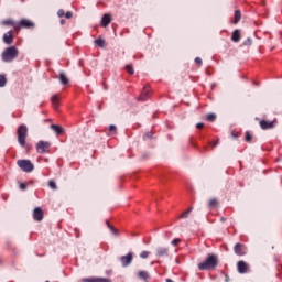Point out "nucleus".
Wrapping results in <instances>:
<instances>
[{
	"label": "nucleus",
	"instance_id": "26",
	"mask_svg": "<svg viewBox=\"0 0 282 282\" xmlns=\"http://www.w3.org/2000/svg\"><path fill=\"white\" fill-rule=\"evenodd\" d=\"M206 120L208 122H215V120H217V115L215 113H208L207 117H206Z\"/></svg>",
	"mask_w": 282,
	"mask_h": 282
},
{
	"label": "nucleus",
	"instance_id": "2",
	"mask_svg": "<svg viewBox=\"0 0 282 282\" xmlns=\"http://www.w3.org/2000/svg\"><path fill=\"white\" fill-rule=\"evenodd\" d=\"M15 58H19V50L14 46L7 47L1 54L3 63H12Z\"/></svg>",
	"mask_w": 282,
	"mask_h": 282
},
{
	"label": "nucleus",
	"instance_id": "27",
	"mask_svg": "<svg viewBox=\"0 0 282 282\" xmlns=\"http://www.w3.org/2000/svg\"><path fill=\"white\" fill-rule=\"evenodd\" d=\"M8 84V78H6V75H0V87H6Z\"/></svg>",
	"mask_w": 282,
	"mask_h": 282
},
{
	"label": "nucleus",
	"instance_id": "44",
	"mask_svg": "<svg viewBox=\"0 0 282 282\" xmlns=\"http://www.w3.org/2000/svg\"><path fill=\"white\" fill-rule=\"evenodd\" d=\"M217 144H219V141H215V142L213 143V147L215 148V147H217Z\"/></svg>",
	"mask_w": 282,
	"mask_h": 282
},
{
	"label": "nucleus",
	"instance_id": "3",
	"mask_svg": "<svg viewBox=\"0 0 282 282\" xmlns=\"http://www.w3.org/2000/svg\"><path fill=\"white\" fill-rule=\"evenodd\" d=\"M18 142L20 147H25V140H28V126L21 124L18 128Z\"/></svg>",
	"mask_w": 282,
	"mask_h": 282
},
{
	"label": "nucleus",
	"instance_id": "6",
	"mask_svg": "<svg viewBox=\"0 0 282 282\" xmlns=\"http://www.w3.org/2000/svg\"><path fill=\"white\" fill-rule=\"evenodd\" d=\"M122 268H129L133 263V252H128L127 256L120 257Z\"/></svg>",
	"mask_w": 282,
	"mask_h": 282
},
{
	"label": "nucleus",
	"instance_id": "8",
	"mask_svg": "<svg viewBox=\"0 0 282 282\" xmlns=\"http://www.w3.org/2000/svg\"><path fill=\"white\" fill-rule=\"evenodd\" d=\"M237 268H238L239 274H246L248 272V269L250 268V265H248V263H246V261L240 260L237 263Z\"/></svg>",
	"mask_w": 282,
	"mask_h": 282
},
{
	"label": "nucleus",
	"instance_id": "21",
	"mask_svg": "<svg viewBox=\"0 0 282 282\" xmlns=\"http://www.w3.org/2000/svg\"><path fill=\"white\" fill-rule=\"evenodd\" d=\"M138 276L142 281H145V282L149 281V272L148 271H139Z\"/></svg>",
	"mask_w": 282,
	"mask_h": 282
},
{
	"label": "nucleus",
	"instance_id": "29",
	"mask_svg": "<svg viewBox=\"0 0 282 282\" xmlns=\"http://www.w3.org/2000/svg\"><path fill=\"white\" fill-rule=\"evenodd\" d=\"M48 186L52 188V191H56L58 187L56 186V181L50 180Z\"/></svg>",
	"mask_w": 282,
	"mask_h": 282
},
{
	"label": "nucleus",
	"instance_id": "28",
	"mask_svg": "<svg viewBox=\"0 0 282 282\" xmlns=\"http://www.w3.org/2000/svg\"><path fill=\"white\" fill-rule=\"evenodd\" d=\"M95 44H96L98 47H105V40L98 37L97 40H95Z\"/></svg>",
	"mask_w": 282,
	"mask_h": 282
},
{
	"label": "nucleus",
	"instance_id": "17",
	"mask_svg": "<svg viewBox=\"0 0 282 282\" xmlns=\"http://www.w3.org/2000/svg\"><path fill=\"white\" fill-rule=\"evenodd\" d=\"M109 23H111V14H105L101 18V25H102V28H107V25H109Z\"/></svg>",
	"mask_w": 282,
	"mask_h": 282
},
{
	"label": "nucleus",
	"instance_id": "31",
	"mask_svg": "<svg viewBox=\"0 0 282 282\" xmlns=\"http://www.w3.org/2000/svg\"><path fill=\"white\" fill-rule=\"evenodd\" d=\"M245 141L246 142H252V135H251L250 131H247L245 133Z\"/></svg>",
	"mask_w": 282,
	"mask_h": 282
},
{
	"label": "nucleus",
	"instance_id": "36",
	"mask_svg": "<svg viewBox=\"0 0 282 282\" xmlns=\"http://www.w3.org/2000/svg\"><path fill=\"white\" fill-rule=\"evenodd\" d=\"M57 17H59L61 19H63V17H65V10L59 9V10L57 11Z\"/></svg>",
	"mask_w": 282,
	"mask_h": 282
},
{
	"label": "nucleus",
	"instance_id": "25",
	"mask_svg": "<svg viewBox=\"0 0 282 282\" xmlns=\"http://www.w3.org/2000/svg\"><path fill=\"white\" fill-rule=\"evenodd\" d=\"M52 104L55 109H58V96L54 95L52 98Z\"/></svg>",
	"mask_w": 282,
	"mask_h": 282
},
{
	"label": "nucleus",
	"instance_id": "23",
	"mask_svg": "<svg viewBox=\"0 0 282 282\" xmlns=\"http://www.w3.org/2000/svg\"><path fill=\"white\" fill-rule=\"evenodd\" d=\"M106 226L109 228L110 232H112V235H118V229H116V227H113L109 220H106Z\"/></svg>",
	"mask_w": 282,
	"mask_h": 282
},
{
	"label": "nucleus",
	"instance_id": "32",
	"mask_svg": "<svg viewBox=\"0 0 282 282\" xmlns=\"http://www.w3.org/2000/svg\"><path fill=\"white\" fill-rule=\"evenodd\" d=\"M126 72H127L128 74H130L131 76H133V74H134L133 66L127 65V66H126Z\"/></svg>",
	"mask_w": 282,
	"mask_h": 282
},
{
	"label": "nucleus",
	"instance_id": "24",
	"mask_svg": "<svg viewBox=\"0 0 282 282\" xmlns=\"http://www.w3.org/2000/svg\"><path fill=\"white\" fill-rule=\"evenodd\" d=\"M239 21H241V11L236 10V11H235V20H234V23L237 25V23H239Z\"/></svg>",
	"mask_w": 282,
	"mask_h": 282
},
{
	"label": "nucleus",
	"instance_id": "47",
	"mask_svg": "<svg viewBox=\"0 0 282 282\" xmlns=\"http://www.w3.org/2000/svg\"><path fill=\"white\" fill-rule=\"evenodd\" d=\"M232 137H234V138H237V134L232 133Z\"/></svg>",
	"mask_w": 282,
	"mask_h": 282
},
{
	"label": "nucleus",
	"instance_id": "33",
	"mask_svg": "<svg viewBox=\"0 0 282 282\" xmlns=\"http://www.w3.org/2000/svg\"><path fill=\"white\" fill-rule=\"evenodd\" d=\"M19 188H20V191H26L28 189V183H20Z\"/></svg>",
	"mask_w": 282,
	"mask_h": 282
},
{
	"label": "nucleus",
	"instance_id": "40",
	"mask_svg": "<svg viewBox=\"0 0 282 282\" xmlns=\"http://www.w3.org/2000/svg\"><path fill=\"white\" fill-rule=\"evenodd\" d=\"M84 282H96V278H86Z\"/></svg>",
	"mask_w": 282,
	"mask_h": 282
},
{
	"label": "nucleus",
	"instance_id": "30",
	"mask_svg": "<svg viewBox=\"0 0 282 282\" xmlns=\"http://www.w3.org/2000/svg\"><path fill=\"white\" fill-rule=\"evenodd\" d=\"M180 243H182V239L180 238H175L171 241V246H173L174 248H176V246H180Z\"/></svg>",
	"mask_w": 282,
	"mask_h": 282
},
{
	"label": "nucleus",
	"instance_id": "43",
	"mask_svg": "<svg viewBox=\"0 0 282 282\" xmlns=\"http://www.w3.org/2000/svg\"><path fill=\"white\" fill-rule=\"evenodd\" d=\"M116 126H113V124H111L110 127H109V131H115V133H116Z\"/></svg>",
	"mask_w": 282,
	"mask_h": 282
},
{
	"label": "nucleus",
	"instance_id": "46",
	"mask_svg": "<svg viewBox=\"0 0 282 282\" xmlns=\"http://www.w3.org/2000/svg\"><path fill=\"white\" fill-rule=\"evenodd\" d=\"M166 282H175V281H173L172 279H166Z\"/></svg>",
	"mask_w": 282,
	"mask_h": 282
},
{
	"label": "nucleus",
	"instance_id": "12",
	"mask_svg": "<svg viewBox=\"0 0 282 282\" xmlns=\"http://www.w3.org/2000/svg\"><path fill=\"white\" fill-rule=\"evenodd\" d=\"M260 127L264 131L268 130V129H274V121L261 120L260 121Z\"/></svg>",
	"mask_w": 282,
	"mask_h": 282
},
{
	"label": "nucleus",
	"instance_id": "20",
	"mask_svg": "<svg viewBox=\"0 0 282 282\" xmlns=\"http://www.w3.org/2000/svg\"><path fill=\"white\" fill-rule=\"evenodd\" d=\"M217 206H219V200H217V198H210L208 202V208L213 209L217 208Z\"/></svg>",
	"mask_w": 282,
	"mask_h": 282
},
{
	"label": "nucleus",
	"instance_id": "18",
	"mask_svg": "<svg viewBox=\"0 0 282 282\" xmlns=\"http://www.w3.org/2000/svg\"><path fill=\"white\" fill-rule=\"evenodd\" d=\"M58 78H59V82L63 85H69V78H67V75L64 72L59 73V77Z\"/></svg>",
	"mask_w": 282,
	"mask_h": 282
},
{
	"label": "nucleus",
	"instance_id": "45",
	"mask_svg": "<svg viewBox=\"0 0 282 282\" xmlns=\"http://www.w3.org/2000/svg\"><path fill=\"white\" fill-rule=\"evenodd\" d=\"M61 25H65V20H61Z\"/></svg>",
	"mask_w": 282,
	"mask_h": 282
},
{
	"label": "nucleus",
	"instance_id": "7",
	"mask_svg": "<svg viewBox=\"0 0 282 282\" xmlns=\"http://www.w3.org/2000/svg\"><path fill=\"white\" fill-rule=\"evenodd\" d=\"M21 28H25L26 30H32L34 29V22L28 19H22L20 22H18V30H21Z\"/></svg>",
	"mask_w": 282,
	"mask_h": 282
},
{
	"label": "nucleus",
	"instance_id": "11",
	"mask_svg": "<svg viewBox=\"0 0 282 282\" xmlns=\"http://www.w3.org/2000/svg\"><path fill=\"white\" fill-rule=\"evenodd\" d=\"M155 252H156V257L159 258L169 257V248L166 247H158L155 249Z\"/></svg>",
	"mask_w": 282,
	"mask_h": 282
},
{
	"label": "nucleus",
	"instance_id": "14",
	"mask_svg": "<svg viewBox=\"0 0 282 282\" xmlns=\"http://www.w3.org/2000/svg\"><path fill=\"white\" fill-rule=\"evenodd\" d=\"M242 245L240 242H237L234 247V252L235 254H237L238 257H243L246 253L241 250Z\"/></svg>",
	"mask_w": 282,
	"mask_h": 282
},
{
	"label": "nucleus",
	"instance_id": "4",
	"mask_svg": "<svg viewBox=\"0 0 282 282\" xmlns=\"http://www.w3.org/2000/svg\"><path fill=\"white\" fill-rule=\"evenodd\" d=\"M17 164L24 173H32L34 171V164L30 160H18Z\"/></svg>",
	"mask_w": 282,
	"mask_h": 282
},
{
	"label": "nucleus",
	"instance_id": "16",
	"mask_svg": "<svg viewBox=\"0 0 282 282\" xmlns=\"http://www.w3.org/2000/svg\"><path fill=\"white\" fill-rule=\"evenodd\" d=\"M51 129L57 133V135H62V133H65V129L62 126L58 124H51Z\"/></svg>",
	"mask_w": 282,
	"mask_h": 282
},
{
	"label": "nucleus",
	"instance_id": "37",
	"mask_svg": "<svg viewBox=\"0 0 282 282\" xmlns=\"http://www.w3.org/2000/svg\"><path fill=\"white\" fill-rule=\"evenodd\" d=\"M65 19H72L74 17V13H72V11H67L65 14H64Z\"/></svg>",
	"mask_w": 282,
	"mask_h": 282
},
{
	"label": "nucleus",
	"instance_id": "38",
	"mask_svg": "<svg viewBox=\"0 0 282 282\" xmlns=\"http://www.w3.org/2000/svg\"><path fill=\"white\" fill-rule=\"evenodd\" d=\"M151 138H153V133L152 132H147L145 134H144V140H151Z\"/></svg>",
	"mask_w": 282,
	"mask_h": 282
},
{
	"label": "nucleus",
	"instance_id": "9",
	"mask_svg": "<svg viewBox=\"0 0 282 282\" xmlns=\"http://www.w3.org/2000/svg\"><path fill=\"white\" fill-rule=\"evenodd\" d=\"M149 98H151V89H149L148 86H145L143 88V91L141 93V95L139 96V100H141L142 102L149 100Z\"/></svg>",
	"mask_w": 282,
	"mask_h": 282
},
{
	"label": "nucleus",
	"instance_id": "19",
	"mask_svg": "<svg viewBox=\"0 0 282 282\" xmlns=\"http://www.w3.org/2000/svg\"><path fill=\"white\" fill-rule=\"evenodd\" d=\"M3 25H12V28L19 30V22H15L14 20H4Z\"/></svg>",
	"mask_w": 282,
	"mask_h": 282
},
{
	"label": "nucleus",
	"instance_id": "10",
	"mask_svg": "<svg viewBox=\"0 0 282 282\" xmlns=\"http://www.w3.org/2000/svg\"><path fill=\"white\" fill-rule=\"evenodd\" d=\"M33 219L35 221H43V209H41V207H36L33 210Z\"/></svg>",
	"mask_w": 282,
	"mask_h": 282
},
{
	"label": "nucleus",
	"instance_id": "39",
	"mask_svg": "<svg viewBox=\"0 0 282 282\" xmlns=\"http://www.w3.org/2000/svg\"><path fill=\"white\" fill-rule=\"evenodd\" d=\"M243 45H252V39L248 37L245 42Z\"/></svg>",
	"mask_w": 282,
	"mask_h": 282
},
{
	"label": "nucleus",
	"instance_id": "1",
	"mask_svg": "<svg viewBox=\"0 0 282 282\" xmlns=\"http://www.w3.org/2000/svg\"><path fill=\"white\" fill-rule=\"evenodd\" d=\"M219 265V258H217V254L215 253H209L205 261L198 263V270H215Z\"/></svg>",
	"mask_w": 282,
	"mask_h": 282
},
{
	"label": "nucleus",
	"instance_id": "13",
	"mask_svg": "<svg viewBox=\"0 0 282 282\" xmlns=\"http://www.w3.org/2000/svg\"><path fill=\"white\" fill-rule=\"evenodd\" d=\"M3 41L7 45H12V41H14V35L12 31H9L3 35Z\"/></svg>",
	"mask_w": 282,
	"mask_h": 282
},
{
	"label": "nucleus",
	"instance_id": "15",
	"mask_svg": "<svg viewBox=\"0 0 282 282\" xmlns=\"http://www.w3.org/2000/svg\"><path fill=\"white\" fill-rule=\"evenodd\" d=\"M231 41H234V43H239V41H241V31L235 30L231 34Z\"/></svg>",
	"mask_w": 282,
	"mask_h": 282
},
{
	"label": "nucleus",
	"instance_id": "42",
	"mask_svg": "<svg viewBox=\"0 0 282 282\" xmlns=\"http://www.w3.org/2000/svg\"><path fill=\"white\" fill-rule=\"evenodd\" d=\"M196 129H204V123H197Z\"/></svg>",
	"mask_w": 282,
	"mask_h": 282
},
{
	"label": "nucleus",
	"instance_id": "48",
	"mask_svg": "<svg viewBox=\"0 0 282 282\" xmlns=\"http://www.w3.org/2000/svg\"><path fill=\"white\" fill-rule=\"evenodd\" d=\"M221 221H226V218H221Z\"/></svg>",
	"mask_w": 282,
	"mask_h": 282
},
{
	"label": "nucleus",
	"instance_id": "35",
	"mask_svg": "<svg viewBox=\"0 0 282 282\" xmlns=\"http://www.w3.org/2000/svg\"><path fill=\"white\" fill-rule=\"evenodd\" d=\"M96 282H111V280L107 278H96Z\"/></svg>",
	"mask_w": 282,
	"mask_h": 282
},
{
	"label": "nucleus",
	"instance_id": "5",
	"mask_svg": "<svg viewBox=\"0 0 282 282\" xmlns=\"http://www.w3.org/2000/svg\"><path fill=\"white\" fill-rule=\"evenodd\" d=\"M50 147H52L51 142L39 141L36 144V151H37V153H50Z\"/></svg>",
	"mask_w": 282,
	"mask_h": 282
},
{
	"label": "nucleus",
	"instance_id": "34",
	"mask_svg": "<svg viewBox=\"0 0 282 282\" xmlns=\"http://www.w3.org/2000/svg\"><path fill=\"white\" fill-rule=\"evenodd\" d=\"M141 259H149V251H142L140 253Z\"/></svg>",
	"mask_w": 282,
	"mask_h": 282
},
{
	"label": "nucleus",
	"instance_id": "41",
	"mask_svg": "<svg viewBox=\"0 0 282 282\" xmlns=\"http://www.w3.org/2000/svg\"><path fill=\"white\" fill-rule=\"evenodd\" d=\"M195 63H196V65H202V59L199 57H196Z\"/></svg>",
	"mask_w": 282,
	"mask_h": 282
},
{
	"label": "nucleus",
	"instance_id": "22",
	"mask_svg": "<svg viewBox=\"0 0 282 282\" xmlns=\"http://www.w3.org/2000/svg\"><path fill=\"white\" fill-rule=\"evenodd\" d=\"M193 213V207H189L187 210H185L183 214H181L180 218L181 219H188V215Z\"/></svg>",
	"mask_w": 282,
	"mask_h": 282
}]
</instances>
